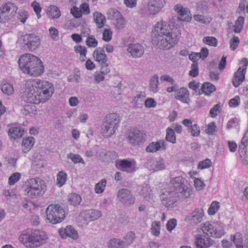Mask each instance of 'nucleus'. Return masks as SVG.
I'll return each mask as SVG.
<instances>
[{"instance_id": "obj_51", "label": "nucleus", "mask_w": 248, "mask_h": 248, "mask_svg": "<svg viewBox=\"0 0 248 248\" xmlns=\"http://www.w3.org/2000/svg\"><path fill=\"white\" fill-rule=\"evenodd\" d=\"M165 168L164 161L162 158H159L158 160H155L154 171H159L164 170Z\"/></svg>"}, {"instance_id": "obj_26", "label": "nucleus", "mask_w": 248, "mask_h": 248, "mask_svg": "<svg viewBox=\"0 0 248 248\" xmlns=\"http://www.w3.org/2000/svg\"><path fill=\"white\" fill-rule=\"evenodd\" d=\"M94 20L99 29L102 28L106 22V18L101 13L96 12L93 14Z\"/></svg>"}, {"instance_id": "obj_43", "label": "nucleus", "mask_w": 248, "mask_h": 248, "mask_svg": "<svg viewBox=\"0 0 248 248\" xmlns=\"http://www.w3.org/2000/svg\"><path fill=\"white\" fill-rule=\"evenodd\" d=\"M199 86L200 83L195 81H191L188 83L189 88L194 91L193 93L194 95H197L201 94V90H198Z\"/></svg>"}, {"instance_id": "obj_48", "label": "nucleus", "mask_w": 248, "mask_h": 248, "mask_svg": "<svg viewBox=\"0 0 248 248\" xmlns=\"http://www.w3.org/2000/svg\"><path fill=\"white\" fill-rule=\"evenodd\" d=\"M160 222L155 221L152 226V232L153 235L158 236L160 234Z\"/></svg>"}, {"instance_id": "obj_11", "label": "nucleus", "mask_w": 248, "mask_h": 248, "mask_svg": "<svg viewBox=\"0 0 248 248\" xmlns=\"http://www.w3.org/2000/svg\"><path fill=\"white\" fill-rule=\"evenodd\" d=\"M17 8L11 2L5 3L0 8V22H5L12 18Z\"/></svg>"}, {"instance_id": "obj_44", "label": "nucleus", "mask_w": 248, "mask_h": 248, "mask_svg": "<svg viewBox=\"0 0 248 248\" xmlns=\"http://www.w3.org/2000/svg\"><path fill=\"white\" fill-rule=\"evenodd\" d=\"M21 178V174L19 172L13 173L9 178L8 183L12 186L16 184Z\"/></svg>"}, {"instance_id": "obj_47", "label": "nucleus", "mask_w": 248, "mask_h": 248, "mask_svg": "<svg viewBox=\"0 0 248 248\" xmlns=\"http://www.w3.org/2000/svg\"><path fill=\"white\" fill-rule=\"evenodd\" d=\"M211 165L212 163L210 159L207 158L199 163L198 169L201 170L207 169L209 168Z\"/></svg>"}, {"instance_id": "obj_24", "label": "nucleus", "mask_w": 248, "mask_h": 248, "mask_svg": "<svg viewBox=\"0 0 248 248\" xmlns=\"http://www.w3.org/2000/svg\"><path fill=\"white\" fill-rule=\"evenodd\" d=\"M202 230L204 233L208 236L216 237L217 236V229L211 224H204L202 227Z\"/></svg>"}, {"instance_id": "obj_21", "label": "nucleus", "mask_w": 248, "mask_h": 248, "mask_svg": "<svg viewBox=\"0 0 248 248\" xmlns=\"http://www.w3.org/2000/svg\"><path fill=\"white\" fill-rule=\"evenodd\" d=\"M110 12V14H111V12L112 13V16H109L108 18L113 19V18H116L118 26L119 28H122L123 26L125 23V21L124 20V17L122 16L120 12L115 9H110L109 11Z\"/></svg>"}, {"instance_id": "obj_14", "label": "nucleus", "mask_w": 248, "mask_h": 248, "mask_svg": "<svg viewBox=\"0 0 248 248\" xmlns=\"http://www.w3.org/2000/svg\"><path fill=\"white\" fill-rule=\"evenodd\" d=\"M204 216V213L203 208H196L192 213L186 216L185 220L195 224H198L202 221Z\"/></svg>"}, {"instance_id": "obj_45", "label": "nucleus", "mask_w": 248, "mask_h": 248, "mask_svg": "<svg viewBox=\"0 0 248 248\" xmlns=\"http://www.w3.org/2000/svg\"><path fill=\"white\" fill-rule=\"evenodd\" d=\"M132 166V163L127 159H121L119 161V167L122 170L125 169L130 168Z\"/></svg>"}, {"instance_id": "obj_10", "label": "nucleus", "mask_w": 248, "mask_h": 248, "mask_svg": "<svg viewBox=\"0 0 248 248\" xmlns=\"http://www.w3.org/2000/svg\"><path fill=\"white\" fill-rule=\"evenodd\" d=\"M117 198L123 205L129 206L135 203V198L131 192L127 188H123L118 190Z\"/></svg>"}, {"instance_id": "obj_40", "label": "nucleus", "mask_w": 248, "mask_h": 248, "mask_svg": "<svg viewBox=\"0 0 248 248\" xmlns=\"http://www.w3.org/2000/svg\"><path fill=\"white\" fill-rule=\"evenodd\" d=\"M67 156V158L71 159L74 163H81L83 164H84L83 159L78 154H74L71 153L68 154Z\"/></svg>"}, {"instance_id": "obj_12", "label": "nucleus", "mask_w": 248, "mask_h": 248, "mask_svg": "<svg viewBox=\"0 0 248 248\" xmlns=\"http://www.w3.org/2000/svg\"><path fill=\"white\" fill-rule=\"evenodd\" d=\"M166 4L165 0H149L147 3L148 12L150 15L159 13Z\"/></svg>"}, {"instance_id": "obj_7", "label": "nucleus", "mask_w": 248, "mask_h": 248, "mask_svg": "<svg viewBox=\"0 0 248 248\" xmlns=\"http://www.w3.org/2000/svg\"><path fill=\"white\" fill-rule=\"evenodd\" d=\"M120 121L119 116L117 113H112L107 115L101 125L102 136L107 138L112 136L119 127Z\"/></svg>"}, {"instance_id": "obj_33", "label": "nucleus", "mask_w": 248, "mask_h": 248, "mask_svg": "<svg viewBox=\"0 0 248 248\" xmlns=\"http://www.w3.org/2000/svg\"><path fill=\"white\" fill-rule=\"evenodd\" d=\"M67 180V174L64 171H60L57 175V185L61 187Z\"/></svg>"}, {"instance_id": "obj_52", "label": "nucleus", "mask_w": 248, "mask_h": 248, "mask_svg": "<svg viewBox=\"0 0 248 248\" xmlns=\"http://www.w3.org/2000/svg\"><path fill=\"white\" fill-rule=\"evenodd\" d=\"M112 153V152H110L109 151H107L106 150L103 149H101L99 150L97 154L103 159V160H108V157L110 156V154Z\"/></svg>"}, {"instance_id": "obj_30", "label": "nucleus", "mask_w": 248, "mask_h": 248, "mask_svg": "<svg viewBox=\"0 0 248 248\" xmlns=\"http://www.w3.org/2000/svg\"><path fill=\"white\" fill-rule=\"evenodd\" d=\"M108 245V248H123L125 246L124 241L115 238L110 240Z\"/></svg>"}, {"instance_id": "obj_1", "label": "nucleus", "mask_w": 248, "mask_h": 248, "mask_svg": "<svg viewBox=\"0 0 248 248\" xmlns=\"http://www.w3.org/2000/svg\"><path fill=\"white\" fill-rule=\"evenodd\" d=\"M171 183L173 186L160 195L162 204L168 208L176 207L179 200L189 198L192 193L190 185L182 177H175L172 180Z\"/></svg>"}, {"instance_id": "obj_17", "label": "nucleus", "mask_w": 248, "mask_h": 248, "mask_svg": "<svg viewBox=\"0 0 248 248\" xmlns=\"http://www.w3.org/2000/svg\"><path fill=\"white\" fill-rule=\"evenodd\" d=\"M127 51L135 58L141 57L144 54L143 47L139 43L130 44L127 48Z\"/></svg>"}, {"instance_id": "obj_60", "label": "nucleus", "mask_w": 248, "mask_h": 248, "mask_svg": "<svg viewBox=\"0 0 248 248\" xmlns=\"http://www.w3.org/2000/svg\"><path fill=\"white\" fill-rule=\"evenodd\" d=\"M75 51L76 53H79L80 55L85 56V54L87 53V48L85 46H83L81 45L76 46L74 47Z\"/></svg>"}, {"instance_id": "obj_61", "label": "nucleus", "mask_w": 248, "mask_h": 248, "mask_svg": "<svg viewBox=\"0 0 248 248\" xmlns=\"http://www.w3.org/2000/svg\"><path fill=\"white\" fill-rule=\"evenodd\" d=\"M112 31L110 30L105 29L103 33V40L108 42L111 39Z\"/></svg>"}, {"instance_id": "obj_29", "label": "nucleus", "mask_w": 248, "mask_h": 248, "mask_svg": "<svg viewBox=\"0 0 248 248\" xmlns=\"http://www.w3.org/2000/svg\"><path fill=\"white\" fill-rule=\"evenodd\" d=\"M216 90V87L209 82L204 83L201 89V93H204L206 95H209L211 93Z\"/></svg>"}, {"instance_id": "obj_55", "label": "nucleus", "mask_w": 248, "mask_h": 248, "mask_svg": "<svg viewBox=\"0 0 248 248\" xmlns=\"http://www.w3.org/2000/svg\"><path fill=\"white\" fill-rule=\"evenodd\" d=\"M135 238V233L133 232H129L127 233V234L125 236V237L124 238V239H125L126 241H124V245L125 246L129 245L131 244L133 241L134 240Z\"/></svg>"}, {"instance_id": "obj_53", "label": "nucleus", "mask_w": 248, "mask_h": 248, "mask_svg": "<svg viewBox=\"0 0 248 248\" xmlns=\"http://www.w3.org/2000/svg\"><path fill=\"white\" fill-rule=\"evenodd\" d=\"M191 69L189 71V74L192 77H196L199 74V68L197 62H194L191 65Z\"/></svg>"}, {"instance_id": "obj_9", "label": "nucleus", "mask_w": 248, "mask_h": 248, "mask_svg": "<svg viewBox=\"0 0 248 248\" xmlns=\"http://www.w3.org/2000/svg\"><path fill=\"white\" fill-rule=\"evenodd\" d=\"M22 37L23 47L30 51L36 49L40 45L39 37L34 33L26 34Z\"/></svg>"}, {"instance_id": "obj_15", "label": "nucleus", "mask_w": 248, "mask_h": 248, "mask_svg": "<svg viewBox=\"0 0 248 248\" xmlns=\"http://www.w3.org/2000/svg\"><path fill=\"white\" fill-rule=\"evenodd\" d=\"M102 215L101 212L94 209L86 210L79 213V217L86 221H91L97 219Z\"/></svg>"}, {"instance_id": "obj_42", "label": "nucleus", "mask_w": 248, "mask_h": 248, "mask_svg": "<svg viewBox=\"0 0 248 248\" xmlns=\"http://www.w3.org/2000/svg\"><path fill=\"white\" fill-rule=\"evenodd\" d=\"M86 45L89 47H95L98 45V41L93 35H89L86 40Z\"/></svg>"}, {"instance_id": "obj_36", "label": "nucleus", "mask_w": 248, "mask_h": 248, "mask_svg": "<svg viewBox=\"0 0 248 248\" xmlns=\"http://www.w3.org/2000/svg\"><path fill=\"white\" fill-rule=\"evenodd\" d=\"M160 150L159 143L157 141L151 142L146 148V151L148 153H155Z\"/></svg>"}, {"instance_id": "obj_18", "label": "nucleus", "mask_w": 248, "mask_h": 248, "mask_svg": "<svg viewBox=\"0 0 248 248\" xmlns=\"http://www.w3.org/2000/svg\"><path fill=\"white\" fill-rule=\"evenodd\" d=\"M246 71L241 68H238L234 73L232 79V83L233 86L237 88L245 80Z\"/></svg>"}, {"instance_id": "obj_58", "label": "nucleus", "mask_w": 248, "mask_h": 248, "mask_svg": "<svg viewBox=\"0 0 248 248\" xmlns=\"http://www.w3.org/2000/svg\"><path fill=\"white\" fill-rule=\"evenodd\" d=\"M247 146V143H243L242 142H241V144L239 145L238 151H239L240 158L244 157L246 155V153H247V150H246Z\"/></svg>"}, {"instance_id": "obj_46", "label": "nucleus", "mask_w": 248, "mask_h": 248, "mask_svg": "<svg viewBox=\"0 0 248 248\" xmlns=\"http://www.w3.org/2000/svg\"><path fill=\"white\" fill-rule=\"evenodd\" d=\"M203 42L206 45L211 46H216L217 44V40L214 37L207 36L205 37L203 39Z\"/></svg>"}, {"instance_id": "obj_19", "label": "nucleus", "mask_w": 248, "mask_h": 248, "mask_svg": "<svg viewBox=\"0 0 248 248\" xmlns=\"http://www.w3.org/2000/svg\"><path fill=\"white\" fill-rule=\"evenodd\" d=\"M93 56L96 62L100 64H105L108 58L105 53L104 47H97L93 51Z\"/></svg>"}, {"instance_id": "obj_28", "label": "nucleus", "mask_w": 248, "mask_h": 248, "mask_svg": "<svg viewBox=\"0 0 248 248\" xmlns=\"http://www.w3.org/2000/svg\"><path fill=\"white\" fill-rule=\"evenodd\" d=\"M47 16L53 19L58 18L61 16V13L58 8L54 5H51L49 10L47 12Z\"/></svg>"}, {"instance_id": "obj_2", "label": "nucleus", "mask_w": 248, "mask_h": 248, "mask_svg": "<svg viewBox=\"0 0 248 248\" xmlns=\"http://www.w3.org/2000/svg\"><path fill=\"white\" fill-rule=\"evenodd\" d=\"M181 32L177 29H172L165 21L158 22L152 33L153 43L164 49H170L178 42Z\"/></svg>"}, {"instance_id": "obj_23", "label": "nucleus", "mask_w": 248, "mask_h": 248, "mask_svg": "<svg viewBox=\"0 0 248 248\" xmlns=\"http://www.w3.org/2000/svg\"><path fill=\"white\" fill-rule=\"evenodd\" d=\"M35 140L32 137H28L24 138L22 142V150L24 153H27L30 151L34 143Z\"/></svg>"}, {"instance_id": "obj_13", "label": "nucleus", "mask_w": 248, "mask_h": 248, "mask_svg": "<svg viewBox=\"0 0 248 248\" xmlns=\"http://www.w3.org/2000/svg\"><path fill=\"white\" fill-rule=\"evenodd\" d=\"M145 136L143 131L137 129H133L130 131L128 140L131 144L136 145L142 142L145 140Z\"/></svg>"}, {"instance_id": "obj_35", "label": "nucleus", "mask_w": 248, "mask_h": 248, "mask_svg": "<svg viewBox=\"0 0 248 248\" xmlns=\"http://www.w3.org/2000/svg\"><path fill=\"white\" fill-rule=\"evenodd\" d=\"M166 140L172 143L176 142V136L174 130L172 128L169 127L167 128Z\"/></svg>"}, {"instance_id": "obj_22", "label": "nucleus", "mask_w": 248, "mask_h": 248, "mask_svg": "<svg viewBox=\"0 0 248 248\" xmlns=\"http://www.w3.org/2000/svg\"><path fill=\"white\" fill-rule=\"evenodd\" d=\"M24 133V129L21 127H13L10 128L8 131L9 136L11 139L14 140L21 138Z\"/></svg>"}, {"instance_id": "obj_54", "label": "nucleus", "mask_w": 248, "mask_h": 248, "mask_svg": "<svg viewBox=\"0 0 248 248\" xmlns=\"http://www.w3.org/2000/svg\"><path fill=\"white\" fill-rule=\"evenodd\" d=\"M195 243L197 248H206V247L204 239L201 236L196 238Z\"/></svg>"}, {"instance_id": "obj_25", "label": "nucleus", "mask_w": 248, "mask_h": 248, "mask_svg": "<svg viewBox=\"0 0 248 248\" xmlns=\"http://www.w3.org/2000/svg\"><path fill=\"white\" fill-rule=\"evenodd\" d=\"M175 11L178 13L179 15L181 16V17H178L180 20L185 21H189L191 19V17L189 16H185L183 18L182 17L186 15L187 11L186 10L185 8L180 4H177L175 6L174 8Z\"/></svg>"}, {"instance_id": "obj_37", "label": "nucleus", "mask_w": 248, "mask_h": 248, "mask_svg": "<svg viewBox=\"0 0 248 248\" xmlns=\"http://www.w3.org/2000/svg\"><path fill=\"white\" fill-rule=\"evenodd\" d=\"M217 68V62L215 61H213L210 62L208 67V69L210 70V78L215 80H217V73L214 70Z\"/></svg>"}, {"instance_id": "obj_27", "label": "nucleus", "mask_w": 248, "mask_h": 248, "mask_svg": "<svg viewBox=\"0 0 248 248\" xmlns=\"http://www.w3.org/2000/svg\"><path fill=\"white\" fill-rule=\"evenodd\" d=\"M158 77L157 75H154L150 79L149 90L153 93H157L158 90Z\"/></svg>"}, {"instance_id": "obj_49", "label": "nucleus", "mask_w": 248, "mask_h": 248, "mask_svg": "<svg viewBox=\"0 0 248 248\" xmlns=\"http://www.w3.org/2000/svg\"><path fill=\"white\" fill-rule=\"evenodd\" d=\"M240 43V40L237 36H233L230 41V48L232 50H234L237 47Z\"/></svg>"}, {"instance_id": "obj_56", "label": "nucleus", "mask_w": 248, "mask_h": 248, "mask_svg": "<svg viewBox=\"0 0 248 248\" xmlns=\"http://www.w3.org/2000/svg\"><path fill=\"white\" fill-rule=\"evenodd\" d=\"M177 220L175 218L169 220L166 224V227L168 231L171 232L176 227Z\"/></svg>"}, {"instance_id": "obj_31", "label": "nucleus", "mask_w": 248, "mask_h": 248, "mask_svg": "<svg viewBox=\"0 0 248 248\" xmlns=\"http://www.w3.org/2000/svg\"><path fill=\"white\" fill-rule=\"evenodd\" d=\"M68 202L72 205L76 206L80 203L81 198L80 196L76 193H71L68 196Z\"/></svg>"}, {"instance_id": "obj_4", "label": "nucleus", "mask_w": 248, "mask_h": 248, "mask_svg": "<svg viewBox=\"0 0 248 248\" xmlns=\"http://www.w3.org/2000/svg\"><path fill=\"white\" fill-rule=\"evenodd\" d=\"M19 66L22 71L33 77L41 75L44 70L42 61L37 57L30 53L25 54L18 60Z\"/></svg>"}, {"instance_id": "obj_20", "label": "nucleus", "mask_w": 248, "mask_h": 248, "mask_svg": "<svg viewBox=\"0 0 248 248\" xmlns=\"http://www.w3.org/2000/svg\"><path fill=\"white\" fill-rule=\"evenodd\" d=\"M175 98L181 101L183 103L188 104L189 101V92L188 90L184 87L178 89L177 93L175 94Z\"/></svg>"}, {"instance_id": "obj_63", "label": "nucleus", "mask_w": 248, "mask_h": 248, "mask_svg": "<svg viewBox=\"0 0 248 248\" xmlns=\"http://www.w3.org/2000/svg\"><path fill=\"white\" fill-rule=\"evenodd\" d=\"M71 13L76 18H79L82 16V13L80 9L76 6L73 7L71 9Z\"/></svg>"}, {"instance_id": "obj_6", "label": "nucleus", "mask_w": 248, "mask_h": 248, "mask_svg": "<svg viewBox=\"0 0 248 248\" xmlns=\"http://www.w3.org/2000/svg\"><path fill=\"white\" fill-rule=\"evenodd\" d=\"M23 187L25 194L31 199L42 196L46 190L45 182L40 178L29 179Z\"/></svg>"}, {"instance_id": "obj_5", "label": "nucleus", "mask_w": 248, "mask_h": 248, "mask_svg": "<svg viewBox=\"0 0 248 248\" xmlns=\"http://www.w3.org/2000/svg\"><path fill=\"white\" fill-rule=\"evenodd\" d=\"M47 236L40 230H28L23 231L19 236V240L26 247L37 248L46 242Z\"/></svg>"}, {"instance_id": "obj_50", "label": "nucleus", "mask_w": 248, "mask_h": 248, "mask_svg": "<svg viewBox=\"0 0 248 248\" xmlns=\"http://www.w3.org/2000/svg\"><path fill=\"white\" fill-rule=\"evenodd\" d=\"M31 7L33 8L34 12L37 15V16L38 18H40L41 17L40 12L41 11V7L39 3L37 2L36 1H33L31 3Z\"/></svg>"}, {"instance_id": "obj_62", "label": "nucleus", "mask_w": 248, "mask_h": 248, "mask_svg": "<svg viewBox=\"0 0 248 248\" xmlns=\"http://www.w3.org/2000/svg\"><path fill=\"white\" fill-rule=\"evenodd\" d=\"M217 211V201H214L211 203L208 210V214L209 215H214Z\"/></svg>"}, {"instance_id": "obj_32", "label": "nucleus", "mask_w": 248, "mask_h": 248, "mask_svg": "<svg viewBox=\"0 0 248 248\" xmlns=\"http://www.w3.org/2000/svg\"><path fill=\"white\" fill-rule=\"evenodd\" d=\"M245 18L242 16H239L235 21L233 25L234 31L235 33H240L243 29V26L244 24Z\"/></svg>"}, {"instance_id": "obj_57", "label": "nucleus", "mask_w": 248, "mask_h": 248, "mask_svg": "<svg viewBox=\"0 0 248 248\" xmlns=\"http://www.w3.org/2000/svg\"><path fill=\"white\" fill-rule=\"evenodd\" d=\"M240 103V98L238 96H235L233 98L231 99L229 102V105L231 108H235L238 106Z\"/></svg>"}, {"instance_id": "obj_16", "label": "nucleus", "mask_w": 248, "mask_h": 248, "mask_svg": "<svg viewBox=\"0 0 248 248\" xmlns=\"http://www.w3.org/2000/svg\"><path fill=\"white\" fill-rule=\"evenodd\" d=\"M59 233L62 238H66L69 237L74 240L78 238V234L77 231L72 226H67L65 228H60Z\"/></svg>"}, {"instance_id": "obj_3", "label": "nucleus", "mask_w": 248, "mask_h": 248, "mask_svg": "<svg viewBox=\"0 0 248 248\" xmlns=\"http://www.w3.org/2000/svg\"><path fill=\"white\" fill-rule=\"evenodd\" d=\"M26 87L24 100L31 104H38L45 102L54 92V87L51 83L38 79L27 81Z\"/></svg>"}, {"instance_id": "obj_8", "label": "nucleus", "mask_w": 248, "mask_h": 248, "mask_svg": "<svg viewBox=\"0 0 248 248\" xmlns=\"http://www.w3.org/2000/svg\"><path fill=\"white\" fill-rule=\"evenodd\" d=\"M46 219L53 224L61 222L65 217L64 210L58 204L49 205L46 209Z\"/></svg>"}, {"instance_id": "obj_64", "label": "nucleus", "mask_w": 248, "mask_h": 248, "mask_svg": "<svg viewBox=\"0 0 248 248\" xmlns=\"http://www.w3.org/2000/svg\"><path fill=\"white\" fill-rule=\"evenodd\" d=\"M216 128V123L214 122L210 123L207 125V128L205 129L206 133L212 135L215 132Z\"/></svg>"}, {"instance_id": "obj_59", "label": "nucleus", "mask_w": 248, "mask_h": 248, "mask_svg": "<svg viewBox=\"0 0 248 248\" xmlns=\"http://www.w3.org/2000/svg\"><path fill=\"white\" fill-rule=\"evenodd\" d=\"M239 120L236 118H233L231 119L226 125V128L230 129L239 125Z\"/></svg>"}, {"instance_id": "obj_34", "label": "nucleus", "mask_w": 248, "mask_h": 248, "mask_svg": "<svg viewBox=\"0 0 248 248\" xmlns=\"http://www.w3.org/2000/svg\"><path fill=\"white\" fill-rule=\"evenodd\" d=\"M231 239L233 242L236 248H244L242 245V237L240 233H236L233 236H231Z\"/></svg>"}, {"instance_id": "obj_38", "label": "nucleus", "mask_w": 248, "mask_h": 248, "mask_svg": "<svg viewBox=\"0 0 248 248\" xmlns=\"http://www.w3.org/2000/svg\"><path fill=\"white\" fill-rule=\"evenodd\" d=\"M1 90L3 93L7 95L13 94L14 92L13 85L9 83H4L1 86Z\"/></svg>"}, {"instance_id": "obj_39", "label": "nucleus", "mask_w": 248, "mask_h": 248, "mask_svg": "<svg viewBox=\"0 0 248 248\" xmlns=\"http://www.w3.org/2000/svg\"><path fill=\"white\" fill-rule=\"evenodd\" d=\"M35 111V106L33 104L25 105L24 108L21 109V112L24 115H28L33 113Z\"/></svg>"}, {"instance_id": "obj_41", "label": "nucleus", "mask_w": 248, "mask_h": 248, "mask_svg": "<svg viewBox=\"0 0 248 248\" xmlns=\"http://www.w3.org/2000/svg\"><path fill=\"white\" fill-rule=\"evenodd\" d=\"M107 184V181L106 179H102L97 184L95 185V191L96 193L100 194L102 193L105 189Z\"/></svg>"}]
</instances>
